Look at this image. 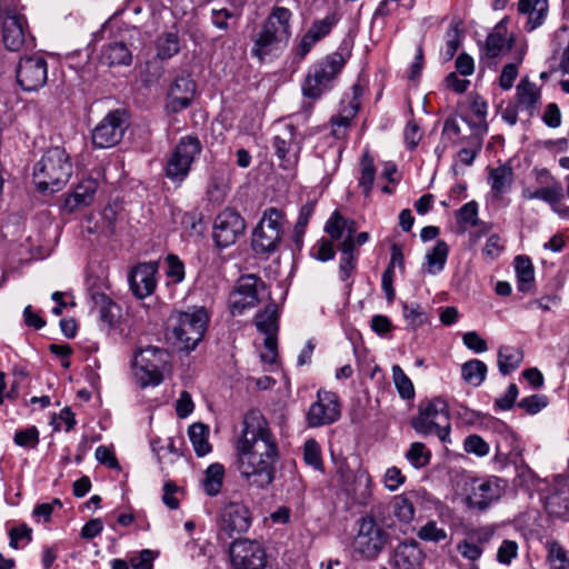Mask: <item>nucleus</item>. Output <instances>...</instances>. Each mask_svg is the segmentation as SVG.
Wrapping results in <instances>:
<instances>
[{
	"label": "nucleus",
	"instance_id": "obj_1",
	"mask_svg": "<svg viewBox=\"0 0 569 569\" xmlns=\"http://www.w3.org/2000/svg\"><path fill=\"white\" fill-rule=\"evenodd\" d=\"M237 451L238 470L250 487L264 489L272 483L278 446L268 422L259 412L244 417Z\"/></svg>",
	"mask_w": 569,
	"mask_h": 569
},
{
	"label": "nucleus",
	"instance_id": "obj_2",
	"mask_svg": "<svg viewBox=\"0 0 569 569\" xmlns=\"http://www.w3.org/2000/svg\"><path fill=\"white\" fill-rule=\"evenodd\" d=\"M292 12L284 7H273L259 28L250 34V54L259 63L271 61L287 49L292 36Z\"/></svg>",
	"mask_w": 569,
	"mask_h": 569
},
{
	"label": "nucleus",
	"instance_id": "obj_3",
	"mask_svg": "<svg viewBox=\"0 0 569 569\" xmlns=\"http://www.w3.org/2000/svg\"><path fill=\"white\" fill-rule=\"evenodd\" d=\"M72 174V163L64 149L54 147L44 152L33 169V181L40 191H59Z\"/></svg>",
	"mask_w": 569,
	"mask_h": 569
},
{
	"label": "nucleus",
	"instance_id": "obj_4",
	"mask_svg": "<svg viewBox=\"0 0 569 569\" xmlns=\"http://www.w3.org/2000/svg\"><path fill=\"white\" fill-rule=\"evenodd\" d=\"M349 58L350 51L347 48H339V50L315 63L309 69L302 83V94L316 100L329 91Z\"/></svg>",
	"mask_w": 569,
	"mask_h": 569
},
{
	"label": "nucleus",
	"instance_id": "obj_5",
	"mask_svg": "<svg viewBox=\"0 0 569 569\" xmlns=\"http://www.w3.org/2000/svg\"><path fill=\"white\" fill-rule=\"evenodd\" d=\"M410 425L422 437L436 435L442 443L451 442L449 408L442 398L420 401L418 412L412 417Z\"/></svg>",
	"mask_w": 569,
	"mask_h": 569
},
{
	"label": "nucleus",
	"instance_id": "obj_6",
	"mask_svg": "<svg viewBox=\"0 0 569 569\" xmlns=\"http://www.w3.org/2000/svg\"><path fill=\"white\" fill-rule=\"evenodd\" d=\"M208 320L203 308L172 313L169 318V328L177 347L187 352L196 349L203 338Z\"/></svg>",
	"mask_w": 569,
	"mask_h": 569
},
{
	"label": "nucleus",
	"instance_id": "obj_7",
	"mask_svg": "<svg viewBox=\"0 0 569 569\" xmlns=\"http://www.w3.org/2000/svg\"><path fill=\"white\" fill-rule=\"evenodd\" d=\"M169 358L167 350L159 347L148 346L139 349L132 363L136 382L141 388L160 385L169 365Z\"/></svg>",
	"mask_w": 569,
	"mask_h": 569
},
{
	"label": "nucleus",
	"instance_id": "obj_8",
	"mask_svg": "<svg viewBox=\"0 0 569 569\" xmlns=\"http://www.w3.org/2000/svg\"><path fill=\"white\" fill-rule=\"evenodd\" d=\"M505 492V481L498 477L472 478L461 480V493L469 509L485 511L498 501Z\"/></svg>",
	"mask_w": 569,
	"mask_h": 569
},
{
	"label": "nucleus",
	"instance_id": "obj_9",
	"mask_svg": "<svg viewBox=\"0 0 569 569\" xmlns=\"http://www.w3.org/2000/svg\"><path fill=\"white\" fill-rule=\"evenodd\" d=\"M286 222L283 210L276 207L264 209L252 232L253 249L262 253L277 250L284 234Z\"/></svg>",
	"mask_w": 569,
	"mask_h": 569
},
{
	"label": "nucleus",
	"instance_id": "obj_10",
	"mask_svg": "<svg viewBox=\"0 0 569 569\" xmlns=\"http://www.w3.org/2000/svg\"><path fill=\"white\" fill-rule=\"evenodd\" d=\"M201 149V142L197 137H182L167 160L166 177L172 182L181 183L188 177L191 164Z\"/></svg>",
	"mask_w": 569,
	"mask_h": 569
},
{
	"label": "nucleus",
	"instance_id": "obj_11",
	"mask_svg": "<svg viewBox=\"0 0 569 569\" xmlns=\"http://www.w3.org/2000/svg\"><path fill=\"white\" fill-rule=\"evenodd\" d=\"M389 535L376 519L367 515L358 521V532L353 540L355 550L367 559H375L388 543Z\"/></svg>",
	"mask_w": 569,
	"mask_h": 569
},
{
	"label": "nucleus",
	"instance_id": "obj_12",
	"mask_svg": "<svg viewBox=\"0 0 569 569\" xmlns=\"http://www.w3.org/2000/svg\"><path fill=\"white\" fill-rule=\"evenodd\" d=\"M229 557L233 569H264L267 566L266 550L258 541L249 539L233 541Z\"/></svg>",
	"mask_w": 569,
	"mask_h": 569
},
{
	"label": "nucleus",
	"instance_id": "obj_13",
	"mask_svg": "<svg viewBox=\"0 0 569 569\" xmlns=\"http://www.w3.org/2000/svg\"><path fill=\"white\" fill-rule=\"evenodd\" d=\"M244 219L233 209L221 211L214 219L212 237L219 248H228L243 234Z\"/></svg>",
	"mask_w": 569,
	"mask_h": 569
},
{
	"label": "nucleus",
	"instance_id": "obj_14",
	"mask_svg": "<svg viewBox=\"0 0 569 569\" xmlns=\"http://www.w3.org/2000/svg\"><path fill=\"white\" fill-rule=\"evenodd\" d=\"M263 287V282L258 277L242 276L229 295L228 301L232 315H241L246 309L256 307L259 302V291Z\"/></svg>",
	"mask_w": 569,
	"mask_h": 569
},
{
	"label": "nucleus",
	"instance_id": "obj_15",
	"mask_svg": "<svg viewBox=\"0 0 569 569\" xmlns=\"http://www.w3.org/2000/svg\"><path fill=\"white\" fill-rule=\"evenodd\" d=\"M126 130L124 113L120 110L110 111L92 130V142L100 149L118 144Z\"/></svg>",
	"mask_w": 569,
	"mask_h": 569
},
{
	"label": "nucleus",
	"instance_id": "obj_16",
	"mask_svg": "<svg viewBox=\"0 0 569 569\" xmlns=\"http://www.w3.org/2000/svg\"><path fill=\"white\" fill-rule=\"evenodd\" d=\"M48 80L47 61L39 56L20 59L17 68V81L24 91H37Z\"/></svg>",
	"mask_w": 569,
	"mask_h": 569
},
{
	"label": "nucleus",
	"instance_id": "obj_17",
	"mask_svg": "<svg viewBox=\"0 0 569 569\" xmlns=\"http://www.w3.org/2000/svg\"><path fill=\"white\" fill-rule=\"evenodd\" d=\"M339 398L335 392L319 390L317 401L313 402L307 413L310 427L331 425L340 417Z\"/></svg>",
	"mask_w": 569,
	"mask_h": 569
},
{
	"label": "nucleus",
	"instance_id": "obj_18",
	"mask_svg": "<svg viewBox=\"0 0 569 569\" xmlns=\"http://www.w3.org/2000/svg\"><path fill=\"white\" fill-rule=\"evenodd\" d=\"M272 144L283 169H290L297 164L301 143L291 124L286 126L280 133L273 137Z\"/></svg>",
	"mask_w": 569,
	"mask_h": 569
},
{
	"label": "nucleus",
	"instance_id": "obj_19",
	"mask_svg": "<svg viewBox=\"0 0 569 569\" xmlns=\"http://www.w3.org/2000/svg\"><path fill=\"white\" fill-rule=\"evenodd\" d=\"M196 94V83L189 74L178 76L170 84L166 108L168 111L177 113L187 109Z\"/></svg>",
	"mask_w": 569,
	"mask_h": 569
},
{
	"label": "nucleus",
	"instance_id": "obj_20",
	"mask_svg": "<svg viewBox=\"0 0 569 569\" xmlns=\"http://www.w3.org/2000/svg\"><path fill=\"white\" fill-rule=\"evenodd\" d=\"M157 262H143L136 266L130 276L129 283L133 295L143 299L153 293L157 287Z\"/></svg>",
	"mask_w": 569,
	"mask_h": 569
},
{
	"label": "nucleus",
	"instance_id": "obj_21",
	"mask_svg": "<svg viewBox=\"0 0 569 569\" xmlns=\"http://www.w3.org/2000/svg\"><path fill=\"white\" fill-rule=\"evenodd\" d=\"M251 526L249 509L240 502L227 503L220 515V527L229 536L243 533Z\"/></svg>",
	"mask_w": 569,
	"mask_h": 569
},
{
	"label": "nucleus",
	"instance_id": "obj_22",
	"mask_svg": "<svg viewBox=\"0 0 569 569\" xmlns=\"http://www.w3.org/2000/svg\"><path fill=\"white\" fill-rule=\"evenodd\" d=\"M523 198L528 200H541L548 203L552 211L561 217L569 216V207L563 202V189L561 183L539 187L535 190L526 188L522 191Z\"/></svg>",
	"mask_w": 569,
	"mask_h": 569
},
{
	"label": "nucleus",
	"instance_id": "obj_23",
	"mask_svg": "<svg viewBox=\"0 0 569 569\" xmlns=\"http://www.w3.org/2000/svg\"><path fill=\"white\" fill-rule=\"evenodd\" d=\"M27 22L23 17L7 14L1 20V38L9 51H19L27 42Z\"/></svg>",
	"mask_w": 569,
	"mask_h": 569
},
{
	"label": "nucleus",
	"instance_id": "obj_24",
	"mask_svg": "<svg viewBox=\"0 0 569 569\" xmlns=\"http://www.w3.org/2000/svg\"><path fill=\"white\" fill-rule=\"evenodd\" d=\"M425 561V553L419 543L411 539L400 542L393 550L391 565L396 569H420Z\"/></svg>",
	"mask_w": 569,
	"mask_h": 569
},
{
	"label": "nucleus",
	"instance_id": "obj_25",
	"mask_svg": "<svg viewBox=\"0 0 569 569\" xmlns=\"http://www.w3.org/2000/svg\"><path fill=\"white\" fill-rule=\"evenodd\" d=\"M492 536V530L488 528L475 530L458 542L457 550L465 559L475 562L481 558L485 546L489 543Z\"/></svg>",
	"mask_w": 569,
	"mask_h": 569
},
{
	"label": "nucleus",
	"instance_id": "obj_26",
	"mask_svg": "<svg viewBox=\"0 0 569 569\" xmlns=\"http://www.w3.org/2000/svg\"><path fill=\"white\" fill-rule=\"evenodd\" d=\"M515 44V37L507 31V21L503 19L496 24L486 40L487 58H498L510 51Z\"/></svg>",
	"mask_w": 569,
	"mask_h": 569
},
{
	"label": "nucleus",
	"instance_id": "obj_27",
	"mask_svg": "<svg viewBox=\"0 0 569 569\" xmlns=\"http://www.w3.org/2000/svg\"><path fill=\"white\" fill-rule=\"evenodd\" d=\"M332 26L333 21L329 17L317 20L310 26L295 49L299 60L305 59L313 46L330 33Z\"/></svg>",
	"mask_w": 569,
	"mask_h": 569
},
{
	"label": "nucleus",
	"instance_id": "obj_28",
	"mask_svg": "<svg viewBox=\"0 0 569 569\" xmlns=\"http://www.w3.org/2000/svg\"><path fill=\"white\" fill-rule=\"evenodd\" d=\"M352 89L353 97L348 102H346V100H342L340 112L331 118L332 133L338 139L343 138L346 136L352 119L356 117L360 108V88L358 86H355Z\"/></svg>",
	"mask_w": 569,
	"mask_h": 569
},
{
	"label": "nucleus",
	"instance_id": "obj_29",
	"mask_svg": "<svg viewBox=\"0 0 569 569\" xmlns=\"http://www.w3.org/2000/svg\"><path fill=\"white\" fill-rule=\"evenodd\" d=\"M98 183L92 178L81 180L73 191L64 200V210L68 212L77 211L92 203Z\"/></svg>",
	"mask_w": 569,
	"mask_h": 569
},
{
	"label": "nucleus",
	"instance_id": "obj_30",
	"mask_svg": "<svg viewBox=\"0 0 569 569\" xmlns=\"http://www.w3.org/2000/svg\"><path fill=\"white\" fill-rule=\"evenodd\" d=\"M325 231L332 240H341V242L350 241L355 246L353 233L357 231V223L335 211L327 220Z\"/></svg>",
	"mask_w": 569,
	"mask_h": 569
},
{
	"label": "nucleus",
	"instance_id": "obj_31",
	"mask_svg": "<svg viewBox=\"0 0 569 569\" xmlns=\"http://www.w3.org/2000/svg\"><path fill=\"white\" fill-rule=\"evenodd\" d=\"M518 11L527 16L526 29L532 31L543 22L547 11V0H519Z\"/></svg>",
	"mask_w": 569,
	"mask_h": 569
},
{
	"label": "nucleus",
	"instance_id": "obj_32",
	"mask_svg": "<svg viewBox=\"0 0 569 569\" xmlns=\"http://www.w3.org/2000/svg\"><path fill=\"white\" fill-rule=\"evenodd\" d=\"M540 97V90L536 83L527 78L521 79L516 91L518 108L526 110L531 116L539 103Z\"/></svg>",
	"mask_w": 569,
	"mask_h": 569
},
{
	"label": "nucleus",
	"instance_id": "obj_33",
	"mask_svg": "<svg viewBox=\"0 0 569 569\" xmlns=\"http://www.w3.org/2000/svg\"><path fill=\"white\" fill-rule=\"evenodd\" d=\"M131 60V51L123 42L109 43L100 53V62L108 67L128 66Z\"/></svg>",
	"mask_w": 569,
	"mask_h": 569
},
{
	"label": "nucleus",
	"instance_id": "obj_34",
	"mask_svg": "<svg viewBox=\"0 0 569 569\" xmlns=\"http://www.w3.org/2000/svg\"><path fill=\"white\" fill-rule=\"evenodd\" d=\"M449 254V247L443 240H439L427 251L425 269L431 276L440 273L446 266Z\"/></svg>",
	"mask_w": 569,
	"mask_h": 569
},
{
	"label": "nucleus",
	"instance_id": "obj_35",
	"mask_svg": "<svg viewBox=\"0 0 569 569\" xmlns=\"http://www.w3.org/2000/svg\"><path fill=\"white\" fill-rule=\"evenodd\" d=\"M566 485L559 482V491H553L546 499V510L551 517L566 519L569 516V496Z\"/></svg>",
	"mask_w": 569,
	"mask_h": 569
},
{
	"label": "nucleus",
	"instance_id": "obj_36",
	"mask_svg": "<svg viewBox=\"0 0 569 569\" xmlns=\"http://www.w3.org/2000/svg\"><path fill=\"white\" fill-rule=\"evenodd\" d=\"M352 501L359 506H368L372 498V480L368 472H358L350 490Z\"/></svg>",
	"mask_w": 569,
	"mask_h": 569
},
{
	"label": "nucleus",
	"instance_id": "obj_37",
	"mask_svg": "<svg viewBox=\"0 0 569 569\" xmlns=\"http://www.w3.org/2000/svg\"><path fill=\"white\" fill-rule=\"evenodd\" d=\"M515 272L518 290L529 292L535 282V268L530 258L527 256H517L515 258Z\"/></svg>",
	"mask_w": 569,
	"mask_h": 569
},
{
	"label": "nucleus",
	"instance_id": "obj_38",
	"mask_svg": "<svg viewBox=\"0 0 569 569\" xmlns=\"http://www.w3.org/2000/svg\"><path fill=\"white\" fill-rule=\"evenodd\" d=\"M523 360L521 349L512 346H501L498 351V368L501 375L507 376L518 369Z\"/></svg>",
	"mask_w": 569,
	"mask_h": 569
},
{
	"label": "nucleus",
	"instance_id": "obj_39",
	"mask_svg": "<svg viewBox=\"0 0 569 569\" xmlns=\"http://www.w3.org/2000/svg\"><path fill=\"white\" fill-rule=\"evenodd\" d=\"M393 517L403 525L410 523L416 515V508L411 499L405 495L393 496L390 502Z\"/></svg>",
	"mask_w": 569,
	"mask_h": 569
},
{
	"label": "nucleus",
	"instance_id": "obj_40",
	"mask_svg": "<svg viewBox=\"0 0 569 569\" xmlns=\"http://www.w3.org/2000/svg\"><path fill=\"white\" fill-rule=\"evenodd\" d=\"M188 436L198 457H203L211 451V445L208 441L209 428L206 425L192 423L188 429Z\"/></svg>",
	"mask_w": 569,
	"mask_h": 569
},
{
	"label": "nucleus",
	"instance_id": "obj_41",
	"mask_svg": "<svg viewBox=\"0 0 569 569\" xmlns=\"http://www.w3.org/2000/svg\"><path fill=\"white\" fill-rule=\"evenodd\" d=\"M223 477H224V468L220 463H212L210 465L206 472L204 477L201 481V486L203 488V491L213 497L217 496L222 487L223 483Z\"/></svg>",
	"mask_w": 569,
	"mask_h": 569
},
{
	"label": "nucleus",
	"instance_id": "obj_42",
	"mask_svg": "<svg viewBox=\"0 0 569 569\" xmlns=\"http://www.w3.org/2000/svg\"><path fill=\"white\" fill-rule=\"evenodd\" d=\"M489 183L492 192L499 197L506 193L512 183V170L507 166H499L490 171Z\"/></svg>",
	"mask_w": 569,
	"mask_h": 569
},
{
	"label": "nucleus",
	"instance_id": "obj_43",
	"mask_svg": "<svg viewBox=\"0 0 569 569\" xmlns=\"http://www.w3.org/2000/svg\"><path fill=\"white\" fill-rule=\"evenodd\" d=\"M339 250L341 252L339 276L342 281H347L356 270L358 258L355 254V246L350 241L340 242Z\"/></svg>",
	"mask_w": 569,
	"mask_h": 569
},
{
	"label": "nucleus",
	"instance_id": "obj_44",
	"mask_svg": "<svg viewBox=\"0 0 569 569\" xmlns=\"http://www.w3.org/2000/svg\"><path fill=\"white\" fill-rule=\"evenodd\" d=\"M486 375L487 366L478 359L469 360L461 367L462 379L473 387H479L485 381Z\"/></svg>",
	"mask_w": 569,
	"mask_h": 569
},
{
	"label": "nucleus",
	"instance_id": "obj_45",
	"mask_svg": "<svg viewBox=\"0 0 569 569\" xmlns=\"http://www.w3.org/2000/svg\"><path fill=\"white\" fill-rule=\"evenodd\" d=\"M256 326L260 332L277 333L278 332V307L274 303L266 306V308L256 316Z\"/></svg>",
	"mask_w": 569,
	"mask_h": 569
},
{
	"label": "nucleus",
	"instance_id": "obj_46",
	"mask_svg": "<svg viewBox=\"0 0 569 569\" xmlns=\"http://www.w3.org/2000/svg\"><path fill=\"white\" fill-rule=\"evenodd\" d=\"M393 385L403 400H412L416 396L415 387L411 379L405 373L399 365L391 368Z\"/></svg>",
	"mask_w": 569,
	"mask_h": 569
},
{
	"label": "nucleus",
	"instance_id": "obj_47",
	"mask_svg": "<svg viewBox=\"0 0 569 569\" xmlns=\"http://www.w3.org/2000/svg\"><path fill=\"white\" fill-rule=\"evenodd\" d=\"M546 548L551 569H569V553L558 541H548Z\"/></svg>",
	"mask_w": 569,
	"mask_h": 569
},
{
	"label": "nucleus",
	"instance_id": "obj_48",
	"mask_svg": "<svg viewBox=\"0 0 569 569\" xmlns=\"http://www.w3.org/2000/svg\"><path fill=\"white\" fill-rule=\"evenodd\" d=\"M405 458L415 469H421L429 465L431 451L425 443L416 441L410 445Z\"/></svg>",
	"mask_w": 569,
	"mask_h": 569
},
{
	"label": "nucleus",
	"instance_id": "obj_49",
	"mask_svg": "<svg viewBox=\"0 0 569 569\" xmlns=\"http://www.w3.org/2000/svg\"><path fill=\"white\" fill-rule=\"evenodd\" d=\"M316 203L313 201H309L300 208L298 220L293 228V242L297 248H301L303 236L306 233L307 226L309 223L310 218L315 212Z\"/></svg>",
	"mask_w": 569,
	"mask_h": 569
},
{
	"label": "nucleus",
	"instance_id": "obj_50",
	"mask_svg": "<svg viewBox=\"0 0 569 569\" xmlns=\"http://www.w3.org/2000/svg\"><path fill=\"white\" fill-rule=\"evenodd\" d=\"M470 110L472 114L476 117V122L471 123L467 119L466 121L475 128L473 130L476 136L485 134L488 130V126L486 122L488 113L487 102L481 97H475L471 101Z\"/></svg>",
	"mask_w": 569,
	"mask_h": 569
},
{
	"label": "nucleus",
	"instance_id": "obj_51",
	"mask_svg": "<svg viewBox=\"0 0 569 569\" xmlns=\"http://www.w3.org/2000/svg\"><path fill=\"white\" fill-rule=\"evenodd\" d=\"M525 56V48L521 47L519 49L518 56L516 58V62L508 63L502 68L501 74L499 77V86L502 90H509L512 88L515 80L518 77V68L522 62Z\"/></svg>",
	"mask_w": 569,
	"mask_h": 569
},
{
	"label": "nucleus",
	"instance_id": "obj_52",
	"mask_svg": "<svg viewBox=\"0 0 569 569\" xmlns=\"http://www.w3.org/2000/svg\"><path fill=\"white\" fill-rule=\"evenodd\" d=\"M180 50L179 38L173 32L161 36L157 41L158 57L161 59H170Z\"/></svg>",
	"mask_w": 569,
	"mask_h": 569
},
{
	"label": "nucleus",
	"instance_id": "obj_53",
	"mask_svg": "<svg viewBox=\"0 0 569 569\" xmlns=\"http://www.w3.org/2000/svg\"><path fill=\"white\" fill-rule=\"evenodd\" d=\"M417 537L422 541L441 542L448 538L445 528L439 527L435 520L427 521L417 532Z\"/></svg>",
	"mask_w": 569,
	"mask_h": 569
},
{
	"label": "nucleus",
	"instance_id": "obj_54",
	"mask_svg": "<svg viewBox=\"0 0 569 569\" xmlns=\"http://www.w3.org/2000/svg\"><path fill=\"white\" fill-rule=\"evenodd\" d=\"M403 317L412 329L421 327L428 320L425 310L417 303L403 305Z\"/></svg>",
	"mask_w": 569,
	"mask_h": 569
},
{
	"label": "nucleus",
	"instance_id": "obj_55",
	"mask_svg": "<svg viewBox=\"0 0 569 569\" xmlns=\"http://www.w3.org/2000/svg\"><path fill=\"white\" fill-rule=\"evenodd\" d=\"M303 459L307 465L316 470H322V459L320 446L315 439H309L303 446Z\"/></svg>",
	"mask_w": 569,
	"mask_h": 569
},
{
	"label": "nucleus",
	"instance_id": "obj_56",
	"mask_svg": "<svg viewBox=\"0 0 569 569\" xmlns=\"http://www.w3.org/2000/svg\"><path fill=\"white\" fill-rule=\"evenodd\" d=\"M360 168L361 172L359 178V186L362 188L363 192L368 194L371 191L375 179V167L372 159L367 154L363 156Z\"/></svg>",
	"mask_w": 569,
	"mask_h": 569
},
{
	"label": "nucleus",
	"instance_id": "obj_57",
	"mask_svg": "<svg viewBox=\"0 0 569 569\" xmlns=\"http://www.w3.org/2000/svg\"><path fill=\"white\" fill-rule=\"evenodd\" d=\"M518 542L505 539L497 550V561L501 565L509 566L513 559L518 557Z\"/></svg>",
	"mask_w": 569,
	"mask_h": 569
},
{
	"label": "nucleus",
	"instance_id": "obj_58",
	"mask_svg": "<svg viewBox=\"0 0 569 569\" xmlns=\"http://www.w3.org/2000/svg\"><path fill=\"white\" fill-rule=\"evenodd\" d=\"M548 405L547 397L543 395H532L529 397L522 398L518 407L523 410L528 415H537L542 409H545Z\"/></svg>",
	"mask_w": 569,
	"mask_h": 569
},
{
	"label": "nucleus",
	"instance_id": "obj_59",
	"mask_svg": "<svg viewBox=\"0 0 569 569\" xmlns=\"http://www.w3.org/2000/svg\"><path fill=\"white\" fill-rule=\"evenodd\" d=\"M167 271L166 274L171 283H179L184 279V264L174 254H169L166 258Z\"/></svg>",
	"mask_w": 569,
	"mask_h": 569
},
{
	"label": "nucleus",
	"instance_id": "obj_60",
	"mask_svg": "<svg viewBox=\"0 0 569 569\" xmlns=\"http://www.w3.org/2000/svg\"><path fill=\"white\" fill-rule=\"evenodd\" d=\"M382 482L388 491L393 492L406 482V476L398 467L392 466L385 471Z\"/></svg>",
	"mask_w": 569,
	"mask_h": 569
},
{
	"label": "nucleus",
	"instance_id": "obj_61",
	"mask_svg": "<svg viewBox=\"0 0 569 569\" xmlns=\"http://www.w3.org/2000/svg\"><path fill=\"white\" fill-rule=\"evenodd\" d=\"M14 443L23 448H36L39 443V431L34 426L19 430L14 435Z\"/></svg>",
	"mask_w": 569,
	"mask_h": 569
},
{
	"label": "nucleus",
	"instance_id": "obj_62",
	"mask_svg": "<svg viewBox=\"0 0 569 569\" xmlns=\"http://www.w3.org/2000/svg\"><path fill=\"white\" fill-rule=\"evenodd\" d=\"M460 136V127L455 117H449L445 120L442 132H441V142L443 144V149L449 144H455Z\"/></svg>",
	"mask_w": 569,
	"mask_h": 569
},
{
	"label": "nucleus",
	"instance_id": "obj_63",
	"mask_svg": "<svg viewBox=\"0 0 569 569\" xmlns=\"http://www.w3.org/2000/svg\"><path fill=\"white\" fill-rule=\"evenodd\" d=\"M10 547L18 549L19 543L22 541L29 543L32 539V529L26 523H19L9 531Z\"/></svg>",
	"mask_w": 569,
	"mask_h": 569
},
{
	"label": "nucleus",
	"instance_id": "obj_64",
	"mask_svg": "<svg viewBox=\"0 0 569 569\" xmlns=\"http://www.w3.org/2000/svg\"><path fill=\"white\" fill-rule=\"evenodd\" d=\"M505 250V243L500 236L498 234H491L488 237L485 247L482 249V254L485 259L487 260H495L497 259Z\"/></svg>",
	"mask_w": 569,
	"mask_h": 569
}]
</instances>
